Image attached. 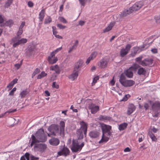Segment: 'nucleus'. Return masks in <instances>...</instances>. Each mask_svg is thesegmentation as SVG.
Returning a JSON list of instances; mask_svg holds the SVG:
<instances>
[{
    "instance_id": "ddd939ff",
    "label": "nucleus",
    "mask_w": 160,
    "mask_h": 160,
    "mask_svg": "<svg viewBox=\"0 0 160 160\" xmlns=\"http://www.w3.org/2000/svg\"><path fill=\"white\" fill-rule=\"evenodd\" d=\"M152 61L153 60L151 58H146L141 61L140 65L143 67L149 66L152 64Z\"/></svg>"
},
{
    "instance_id": "2eb2a0df",
    "label": "nucleus",
    "mask_w": 160,
    "mask_h": 160,
    "mask_svg": "<svg viewBox=\"0 0 160 160\" xmlns=\"http://www.w3.org/2000/svg\"><path fill=\"white\" fill-rule=\"evenodd\" d=\"M80 124L81 125L80 128L79 129L83 130L84 134L86 135L87 130V124L84 121H81L80 122Z\"/></svg>"
},
{
    "instance_id": "4d7b16f0",
    "label": "nucleus",
    "mask_w": 160,
    "mask_h": 160,
    "mask_svg": "<svg viewBox=\"0 0 160 160\" xmlns=\"http://www.w3.org/2000/svg\"><path fill=\"white\" fill-rule=\"evenodd\" d=\"M18 79L17 78H15L13 79L12 82L10 83V84L11 85L13 86L14 84L17 83Z\"/></svg>"
},
{
    "instance_id": "bb28decb",
    "label": "nucleus",
    "mask_w": 160,
    "mask_h": 160,
    "mask_svg": "<svg viewBox=\"0 0 160 160\" xmlns=\"http://www.w3.org/2000/svg\"><path fill=\"white\" fill-rule=\"evenodd\" d=\"M50 70H54L57 74H59L60 72V70L58 65L55 66H52L50 67Z\"/></svg>"
},
{
    "instance_id": "ea45409f",
    "label": "nucleus",
    "mask_w": 160,
    "mask_h": 160,
    "mask_svg": "<svg viewBox=\"0 0 160 160\" xmlns=\"http://www.w3.org/2000/svg\"><path fill=\"white\" fill-rule=\"evenodd\" d=\"M152 104V102L151 101H148L147 103H146L144 104V107L145 108L146 110H147L148 108V107L149 105H151Z\"/></svg>"
},
{
    "instance_id": "338daca9",
    "label": "nucleus",
    "mask_w": 160,
    "mask_h": 160,
    "mask_svg": "<svg viewBox=\"0 0 160 160\" xmlns=\"http://www.w3.org/2000/svg\"><path fill=\"white\" fill-rule=\"evenodd\" d=\"M4 21V17L0 15V24L2 23Z\"/></svg>"
},
{
    "instance_id": "bf43d9fd",
    "label": "nucleus",
    "mask_w": 160,
    "mask_h": 160,
    "mask_svg": "<svg viewBox=\"0 0 160 160\" xmlns=\"http://www.w3.org/2000/svg\"><path fill=\"white\" fill-rule=\"evenodd\" d=\"M18 79L17 78H15L13 79L12 82L10 83V84L11 85L13 86L14 84L17 83Z\"/></svg>"
},
{
    "instance_id": "b1692460",
    "label": "nucleus",
    "mask_w": 160,
    "mask_h": 160,
    "mask_svg": "<svg viewBox=\"0 0 160 160\" xmlns=\"http://www.w3.org/2000/svg\"><path fill=\"white\" fill-rule=\"evenodd\" d=\"M83 130L79 129L77 131L76 134L78 139H82L83 138Z\"/></svg>"
},
{
    "instance_id": "7ed1b4c3",
    "label": "nucleus",
    "mask_w": 160,
    "mask_h": 160,
    "mask_svg": "<svg viewBox=\"0 0 160 160\" xmlns=\"http://www.w3.org/2000/svg\"><path fill=\"white\" fill-rule=\"evenodd\" d=\"M84 146V143L82 142L80 145H79L78 141L73 140L71 147V150L72 152H77L81 151Z\"/></svg>"
},
{
    "instance_id": "c9c22d12",
    "label": "nucleus",
    "mask_w": 160,
    "mask_h": 160,
    "mask_svg": "<svg viewBox=\"0 0 160 160\" xmlns=\"http://www.w3.org/2000/svg\"><path fill=\"white\" fill-rule=\"evenodd\" d=\"M127 127V124L126 123H123L121 124L119 126V129L120 130H123L125 129Z\"/></svg>"
},
{
    "instance_id": "6e6552de",
    "label": "nucleus",
    "mask_w": 160,
    "mask_h": 160,
    "mask_svg": "<svg viewBox=\"0 0 160 160\" xmlns=\"http://www.w3.org/2000/svg\"><path fill=\"white\" fill-rule=\"evenodd\" d=\"M132 12L131 11L130 8L128 9H125L124 10L121 14H117L115 15L116 18H119L121 19L125 17L128 15L132 13Z\"/></svg>"
},
{
    "instance_id": "5fc2aeb1",
    "label": "nucleus",
    "mask_w": 160,
    "mask_h": 160,
    "mask_svg": "<svg viewBox=\"0 0 160 160\" xmlns=\"http://www.w3.org/2000/svg\"><path fill=\"white\" fill-rule=\"evenodd\" d=\"M13 22L12 20H9L6 22V24L8 26H10L12 25L13 24Z\"/></svg>"
},
{
    "instance_id": "c03bdc74",
    "label": "nucleus",
    "mask_w": 160,
    "mask_h": 160,
    "mask_svg": "<svg viewBox=\"0 0 160 160\" xmlns=\"http://www.w3.org/2000/svg\"><path fill=\"white\" fill-rule=\"evenodd\" d=\"M97 54V52H94L92 53L89 57L92 59L93 60L96 57Z\"/></svg>"
},
{
    "instance_id": "7c9ffc66",
    "label": "nucleus",
    "mask_w": 160,
    "mask_h": 160,
    "mask_svg": "<svg viewBox=\"0 0 160 160\" xmlns=\"http://www.w3.org/2000/svg\"><path fill=\"white\" fill-rule=\"evenodd\" d=\"M29 93V92L25 90L22 91L20 93V96L21 98L25 97Z\"/></svg>"
},
{
    "instance_id": "37998d69",
    "label": "nucleus",
    "mask_w": 160,
    "mask_h": 160,
    "mask_svg": "<svg viewBox=\"0 0 160 160\" xmlns=\"http://www.w3.org/2000/svg\"><path fill=\"white\" fill-rule=\"evenodd\" d=\"M62 47L59 48L52 52L50 54H52V55L55 56V54L58 52V51H60L62 49Z\"/></svg>"
},
{
    "instance_id": "774afa93",
    "label": "nucleus",
    "mask_w": 160,
    "mask_h": 160,
    "mask_svg": "<svg viewBox=\"0 0 160 160\" xmlns=\"http://www.w3.org/2000/svg\"><path fill=\"white\" fill-rule=\"evenodd\" d=\"M21 65L22 63L16 64L14 65V66L17 68V69H18L20 68Z\"/></svg>"
},
{
    "instance_id": "a211bd4d",
    "label": "nucleus",
    "mask_w": 160,
    "mask_h": 160,
    "mask_svg": "<svg viewBox=\"0 0 160 160\" xmlns=\"http://www.w3.org/2000/svg\"><path fill=\"white\" fill-rule=\"evenodd\" d=\"M78 72L73 70L72 73L69 76V78L71 79L72 80H74L77 79L78 75Z\"/></svg>"
},
{
    "instance_id": "4be33fe9",
    "label": "nucleus",
    "mask_w": 160,
    "mask_h": 160,
    "mask_svg": "<svg viewBox=\"0 0 160 160\" xmlns=\"http://www.w3.org/2000/svg\"><path fill=\"white\" fill-rule=\"evenodd\" d=\"M49 142L51 145L54 146H57L59 144V141L57 138H52L50 140Z\"/></svg>"
},
{
    "instance_id": "6ab92c4d",
    "label": "nucleus",
    "mask_w": 160,
    "mask_h": 160,
    "mask_svg": "<svg viewBox=\"0 0 160 160\" xmlns=\"http://www.w3.org/2000/svg\"><path fill=\"white\" fill-rule=\"evenodd\" d=\"M132 68H129L127 70L124 72V74L129 78H132L133 76V73L131 69Z\"/></svg>"
},
{
    "instance_id": "0e129e2a",
    "label": "nucleus",
    "mask_w": 160,
    "mask_h": 160,
    "mask_svg": "<svg viewBox=\"0 0 160 160\" xmlns=\"http://www.w3.org/2000/svg\"><path fill=\"white\" fill-rule=\"evenodd\" d=\"M25 156L26 157L27 160H30L29 157H30V154L28 152H26L25 154Z\"/></svg>"
},
{
    "instance_id": "de8ad7c7",
    "label": "nucleus",
    "mask_w": 160,
    "mask_h": 160,
    "mask_svg": "<svg viewBox=\"0 0 160 160\" xmlns=\"http://www.w3.org/2000/svg\"><path fill=\"white\" fill-rule=\"evenodd\" d=\"M142 58V56H141L139 57H138L136 58V61L139 64H140V63H141V61Z\"/></svg>"
},
{
    "instance_id": "a18cd8bd",
    "label": "nucleus",
    "mask_w": 160,
    "mask_h": 160,
    "mask_svg": "<svg viewBox=\"0 0 160 160\" xmlns=\"http://www.w3.org/2000/svg\"><path fill=\"white\" fill-rule=\"evenodd\" d=\"M155 22L157 23H160V15L156 16L154 17Z\"/></svg>"
},
{
    "instance_id": "603ef678",
    "label": "nucleus",
    "mask_w": 160,
    "mask_h": 160,
    "mask_svg": "<svg viewBox=\"0 0 160 160\" xmlns=\"http://www.w3.org/2000/svg\"><path fill=\"white\" fill-rule=\"evenodd\" d=\"M59 19L60 22L63 23H66L67 22V21L66 20L62 17H59Z\"/></svg>"
},
{
    "instance_id": "2f4dec72",
    "label": "nucleus",
    "mask_w": 160,
    "mask_h": 160,
    "mask_svg": "<svg viewBox=\"0 0 160 160\" xmlns=\"http://www.w3.org/2000/svg\"><path fill=\"white\" fill-rule=\"evenodd\" d=\"M98 119L100 120L104 121L105 120H109L111 119V118L105 116L100 115L98 118Z\"/></svg>"
},
{
    "instance_id": "58836bf2",
    "label": "nucleus",
    "mask_w": 160,
    "mask_h": 160,
    "mask_svg": "<svg viewBox=\"0 0 160 160\" xmlns=\"http://www.w3.org/2000/svg\"><path fill=\"white\" fill-rule=\"evenodd\" d=\"M47 74L45 73L44 71L42 72L41 74L38 75V76L37 78L38 79H40L43 77L46 76Z\"/></svg>"
},
{
    "instance_id": "72a5a7b5",
    "label": "nucleus",
    "mask_w": 160,
    "mask_h": 160,
    "mask_svg": "<svg viewBox=\"0 0 160 160\" xmlns=\"http://www.w3.org/2000/svg\"><path fill=\"white\" fill-rule=\"evenodd\" d=\"M45 10L42 9L39 14V19L41 21H42L44 16Z\"/></svg>"
},
{
    "instance_id": "9b49d317",
    "label": "nucleus",
    "mask_w": 160,
    "mask_h": 160,
    "mask_svg": "<svg viewBox=\"0 0 160 160\" xmlns=\"http://www.w3.org/2000/svg\"><path fill=\"white\" fill-rule=\"evenodd\" d=\"M69 149L66 147H62V149L58 153V155L61 156L64 155L66 156L69 154Z\"/></svg>"
},
{
    "instance_id": "79ce46f5",
    "label": "nucleus",
    "mask_w": 160,
    "mask_h": 160,
    "mask_svg": "<svg viewBox=\"0 0 160 160\" xmlns=\"http://www.w3.org/2000/svg\"><path fill=\"white\" fill-rule=\"evenodd\" d=\"M99 79V77L98 76H97L93 78V80L92 83V85L93 86L95 85V84L97 82V80H98Z\"/></svg>"
},
{
    "instance_id": "4468645a",
    "label": "nucleus",
    "mask_w": 160,
    "mask_h": 160,
    "mask_svg": "<svg viewBox=\"0 0 160 160\" xmlns=\"http://www.w3.org/2000/svg\"><path fill=\"white\" fill-rule=\"evenodd\" d=\"M58 59L57 57H55L54 55H52L51 54L48 56V61L50 64H53L56 63L58 61Z\"/></svg>"
},
{
    "instance_id": "1a4fd4ad",
    "label": "nucleus",
    "mask_w": 160,
    "mask_h": 160,
    "mask_svg": "<svg viewBox=\"0 0 160 160\" xmlns=\"http://www.w3.org/2000/svg\"><path fill=\"white\" fill-rule=\"evenodd\" d=\"M131 47V45L128 44L126 46L125 48H122L120 51L121 56L124 57L125 55H127L128 51L130 50Z\"/></svg>"
},
{
    "instance_id": "9d476101",
    "label": "nucleus",
    "mask_w": 160,
    "mask_h": 160,
    "mask_svg": "<svg viewBox=\"0 0 160 160\" xmlns=\"http://www.w3.org/2000/svg\"><path fill=\"white\" fill-rule=\"evenodd\" d=\"M83 61L81 59L79 60L75 64L73 70L79 72L80 70V68L83 66Z\"/></svg>"
},
{
    "instance_id": "8fccbe9b",
    "label": "nucleus",
    "mask_w": 160,
    "mask_h": 160,
    "mask_svg": "<svg viewBox=\"0 0 160 160\" xmlns=\"http://www.w3.org/2000/svg\"><path fill=\"white\" fill-rule=\"evenodd\" d=\"M139 49V48L138 47H135L133 48V52L134 53V55H135Z\"/></svg>"
},
{
    "instance_id": "412c9836",
    "label": "nucleus",
    "mask_w": 160,
    "mask_h": 160,
    "mask_svg": "<svg viewBox=\"0 0 160 160\" xmlns=\"http://www.w3.org/2000/svg\"><path fill=\"white\" fill-rule=\"evenodd\" d=\"M135 107L133 104H131L130 105L128 108L127 114L128 115H130L135 110Z\"/></svg>"
},
{
    "instance_id": "e2e57ef3",
    "label": "nucleus",
    "mask_w": 160,
    "mask_h": 160,
    "mask_svg": "<svg viewBox=\"0 0 160 160\" xmlns=\"http://www.w3.org/2000/svg\"><path fill=\"white\" fill-rule=\"evenodd\" d=\"M16 90V88H13L9 92V94L10 95H13L14 92Z\"/></svg>"
},
{
    "instance_id": "864d4df0",
    "label": "nucleus",
    "mask_w": 160,
    "mask_h": 160,
    "mask_svg": "<svg viewBox=\"0 0 160 160\" xmlns=\"http://www.w3.org/2000/svg\"><path fill=\"white\" fill-rule=\"evenodd\" d=\"M130 97V95L129 94L126 95L121 100V101H126L128 99V98L129 97Z\"/></svg>"
},
{
    "instance_id": "f8f14e48",
    "label": "nucleus",
    "mask_w": 160,
    "mask_h": 160,
    "mask_svg": "<svg viewBox=\"0 0 160 160\" xmlns=\"http://www.w3.org/2000/svg\"><path fill=\"white\" fill-rule=\"evenodd\" d=\"M89 109L91 110L92 113L95 114L99 110V107L98 106L91 103L88 104V106Z\"/></svg>"
},
{
    "instance_id": "aec40b11",
    "label": "nucleus",
    "mask_w": 160,
    "mask_h": 160,
    "mask_svg": "<svg viewBox=\"0 0 160 160\" xmlns=\"http://www.w3.org/2000/svg\"><path fill=\"white\" fill-rule=\"evenodd\" d=\"M108 61L104 59H101L100 61L99 66L102 68H104L107 66Z\"/></svg>"
},
{
    "instance_id": "052dcab7",
    "label": "nucleus",
    "mask_w": 160,
    "mask_h": 160,
    "mask_svg": "<svg viewBox=\"0 0 160 160\" xmlns=\"http://www.w3.org/2000/svg\"><path fill=\"white\" fill-rule=\"evenodd\" d=\"M57 27L60 29H64L66 28L65 26H63L61 24H58L57 25Z\"/></svg>"
},
{
    "instance_id": "09e8293b",
    "label": "nucleus",
    "mask_w": 160,
    "mask_h": 160,
    "mask_svg": "<svg viewBox=\"0 0 160 160\" xmlns=\"http://www.w3.org/2000/svg\"><path fill=\"white\" fill-rule=\"evenodd\" d=\"M144 138V136L142 134H140L139 135V139L138 141L139 142H141L143 139Z\"/></svg>"
},
{
    "instance_id": "dca6fc26",
    "label": "nucleus",
    "mask_w": 160,
    "mask_h": 160,
    "mask_svg": "<svg viewBox=\"0 0 160 160\" xmlns=\"http://www.w3.org/2000/svg\"><path fill=\"white\" fill-rule=\"evenodd\" d=\"M102 134H105L107 132L111 129V127L109 125L103 124L102 125Z\"/></svg>"
},
{
    "instance_id": "cd10ccee",
    "label": "nucleus",
    "mask_w": 160,
    "mask_h": 160,
    "mask_svg": "<svg viewBox=\"0 0 160 160\" xmlns=\"http://www.w3.org/2000/svg\"><path fill=\"white\" fill-rule=\"evenodd\" d=\"M17 111V109H15L13 110H10L7 111L4 113L1 114L0 115V118H2L4 117L5 115H8V114H9L10 113H12L16 112Z\"/></svg>"
},
{
    "instance_id": "6e6d98bb",
    "label": "nucleus",
    "mask_w": 160,
    "mask_h": 160,
    "mask_svg": "<svg viewBox=\"0 0 160 160\" xmlns=\"http://www.w3.org/2000/svg\"><path fill=\"white\" fill-rule=\"evenodd\" d=\"M52 86V88H55L56 89H58L59 88V85L57 84L55 82H53Z\"/></svg>"
},
{
    "instance_id": "f704fd0d",
    "label": "nucleus",
    "mask_w": 160,
    "mask_h": 160,
    "mask_svg": "<svg viewBox=\"0 0 160 160\" xmlns=\"http://www.w3.org/2000/svg\"><path fill=\"white\" fill-rule=\"evenodd\" d=\"M140 66L137 64H134L130 68H132L131 69L133 71H136L137 69H139Z\"/></svg>"
},
{
    "instance_id": "e433bc0d",
    "label": "nucleus",
    "mask_w": 160,
    "mask_h": 160,
    "mask_svg": "<svg viewBox=\"0 0 160 160\" xmlns=\"http://www.w3.org/2000/svg\"><path fill=\"white\" fill-rule=\"evenodd\" d=\"M148 135L150 137L152 141H156L157 139L151 131H149L148 132Z\"/></svg>"
},
{
    "instance_id": "0eeeda50",
    "label": "nucleus",
    "mask_w": 160,
    "mask_h": 160,
    "mask_svg": "<svg viewBox=\"0 0 160 160\" xmlns=\"http://www.w3.org/2000/svg\"><path fill=\"white\" fill-rule=\"evenodd\" d=\"M34 148L35 151L41 152H44L47 148L46 145L43 143H36L34 145Z\"/></svg>"
},
{
    "instance_id": "3c124183",
    "label": "nucleus",
    "mask_w": 160,
    "mask_h": 160,
    "mask_svg": "<svg viewBox=\"0 0 160 160\" xmlns=\"http://www.w3.org/2000/svg\"><path fill=\"white\" fill-rule=\"evenodd\" d=\"M80 4L83 6H84L87 0H78Z\"/></svg>"
},
{
    "instance_id": "5701e85b",
    "label": "nucleus",
    "mask_w": 160,
    "mask_h": 160,
    "mask_svg": "<svg viewBox=\"0 0 160 160\" xmlns=\"http://www.w3.org/2000/svg\"><path fill=\"white\" fill-rule=\"evenodd\" d=\"M60 134L61 135H63L64 131L65 123L63 121H62L60 122Z\"/></svg>"
},
{
    "instance_id": "393cba45",
    "label": "nucleus",
    "mask_w": 160,
    "mask_h": 160,
    "mask_svg": "<svg viewBox=\"0 0 160 160\" xmlns=\"http://www.w3.org/2000/svg\"><path fill=\"white\" fill-rule=\"evenodd\" d=\"M99 135V133L96 131H91L89 133V135L90 137L92 138H96L98 137Z\"/></svg>"
},
{
    "instance_id": "f257e3e1",
    "label": "nucleus",
    "mask_w": 160,
    "mask_h": 160,
    "mask_svg": "<svg viewBox=\"0 0 160 160\" xmlns=\"http://www.w3.org/2000/svg\"><path fill=\"white\" fill-rule=\"evenodd\" d=\"M35 135L36 137L33 134L32 136V138L33 142H44L47 140V136L44 133L43 129H39Z\"/></svg>"
},
{
    "instance_id": "680f3d73",
    "label": "nucleus",
    "mask_w": 160,
    "mask_h": 160,
    "mask_svg": "<svg viewBox=\"0 0 160 160\" xmlns=\"http://www.w3.org/2000/svg\"><path fill=\"white\" fill-rule=\"evenodd\" d=\"M30 158L31 160H38L39 159L38 157H35L34 156L32 155H30Z\"/></svg>"
},
{
    "instance_id": "f03ea898",
    "label": "nucleus",
    "mask_w": 160,
    "mask_h": 160,
    "mask_svg": "<svg viewBox=\"0 0 160 160\" xmlns=\"http://www.w3.org/2000/svg\"><path fill=\"white\" fill-rule=\"evenodd\" d=\"M119 82L122 86L126 87L132 86L135 84V82L132 80H126V77L123 73L120 75Z\"/></svg>"
},
{
    "instance_id": "69168bd1",
    "label": "nucleus",
    "mask_w": 160,
    "mask_h": 160,
    "mask_svg": "<svg viewBox=\"0 0 160 160\" xmlns=\"http://www.w3.org/2000/svg\"><path fill=\"white\" fill-rule=\"evenodd\" d=\"M23 32V30L22 29L19 28V30L18 32L17 36L18 37L21 35Z\"/></svg>"
},
{
    "instance_id": "49530a36",
    "label": "nucleus",
    "mask_w": 160,
    "mask_h": 160,
    "mask_svg": "<svg viewBox=\"0 0 160 160\" xmlns=\"http://www.w3.org/2000/svg\"><path fill=\"white\" fill-rule=\"evenodd\" d=\"M40 71L39 69L38 68H36L32 75V77L33 78L36 74L39 73Z\"/></svg>"
},
{
    "instance_id": "f3484780",
    "label": "nucleus",
    "mask_w": 160,
    "mask_h": 160,
    "mask_svg": "<svg viewBox=\"0 0 160 160\" xmlns=\"http://www.w3.org/2000/svg\"><path fill=\"white\" fill-rule=\"evenodd\" d=\"M115 24L116 22L114 21L110 22L108 25L103 30V32L105 33L110 31L112 30V27L115 25Z\"/></svg>"
},
{
    "instance_id": "c756f323",
    "label": "nucleus",
    "mask_w": 160,
    "mask_h": 160,
    "mask_svg": "<svg viewBox=\"0 0 160 160\" xmlns=\"http://www.w3.org/2000/svg\"><path fill=\"white\" fill-rule=\"evenodd\" d=\"M78 41L77 40L74 43V45L71 48H70L69 50L68 51V53H70L74 49H75L76 48L78 45Z\"/></svg>"
},
{
    "instance_id": "a19ab883",
    "label": "nucleus",
    "mask_w": 160,
    "mask_h": 160,
    "mask_svg": "<svg viewBox=\"0 0 160 160\" xmlns=\"http://www.w3.org/2000/svg\"><path fill=\"white\" fill-rule=\"evenodd\" d=\"M52 21V19L50 17H48L47 18H46L44 23L45 24H47L50 23Z\"/></svg>"
},
{
    "instance_id": "39448f33",
    "label": "nucleus",
    "mask_w": 160,
    "mask_h": 160,
    "mask_svg": "<svg viewBox=\"0 0 160 160\" xmlns=\"http://www.w3.org/2000/svg\"><path fill=\"white\" fill-rule=\"evenodd\" d=\"M48 130L51 132L48 134V136H50V134L56 135L57 133H59V126L57 125L52 124L49 127Z\"/></svg>"
},
{
    "instance_id": "c85d7f7f",
    "label": "nucleus",
    "mask_w": 160,
    "mask_h": 160,
    "mask_svg": "<svg viewBox=\"0 0 160 160\" xmlns=\"http://www.w3.org/2000/svg\"><path fill=\"white\" fill-rule=\"evenodd\" d=\"M146 72V70L142 67H140L138 69V73L139 75H144Z\"/></svg>"
},
{
    "instance_id": "423d86ee",
    "label": "nucleus",
    "mask_w": 160,
    "mask_h": 160,
    "mask_svg": "<svg viewBox=\"0 0 160 160\" xmlns=\"http://www.w3.org/2000/svg\"><path fill=\"white\" fill-rule=\"evenodd\" d=\"M143 1H139L136 2L132 7L130 8L132 12H136L140 9L144 5Z\"/></svg>"
},
{
    "instance_id": "473e14b6",
    "label": "nucleus",
    "mask_w": 160,
    "mask_h": 160,
    "mask_svg": "<svg viewBox=\"0 0 160 160\" xmlns=\"http://www.w3.org/2000/svg\"><path fill=\"white\" fill-rule=\"evenodd\" d=\"M104 134H102V139L99 141V143L102 142H107L109 138L106 137Z\"/></svg>"
},
{
    "instance_id": "4c0bfd02",
    "label": "nucleus",
    "mask_w": 160,
    "mask_h": 160,
    "mask_svg": "<svg viewBox=\"0 0 160 160\" xmlns=\"http://www.w3.org/2000/svg\"><path fill=\"white\" fill-rule=\"evenodd\" d=\"M13 0H8L5 3V8H8L12 3Z\"/></svg>"
},
{
    "instance_id": "13d9d810",
    "label": "nucleus",
    "mask_w": 160,
    "mask_h": 160,
    "mask_svg": "<svg viewBox=\"0 0 160 160\" xmlns=\"http://www.w3.org/2000/svg\"><path fill=\"white\" fill-rule=\"evenodd\" d=\"M18 79L17 78H15L13 79L12 82L10 83V84L11 85L13 86L14 84L17 83Z\"/></svg>"
},
{
    "instance_id": "a878e982",
    "label": "nucleus",
    "mask_w": 160,
    "mask_h": 160,
    "mask_svg": "<svg viewBox=\"0 0 160 160\" xmlns=\"http://www.w3.org/2000/svg\"><path fill=\"white\" fill-rule=\"evenodd\" d=\"M152 108L153 110H155L158 108H160V103L157 102L154 103L152 102Z\"/></svg>"
},
{
    "instance_id": "20e7f679",
    "label": "nucleus",
    "mask_w": 160,
    "mask_h": 160,
    "mask_svg": "<svg viewBox=\"0 0 160 160\" xmlns=\"http://www.w3.org/2000/svg\"><path fill=\"white\" fill-rule=\"evenodd\" d=\"M27 42V39L26 38H22L19 39L18 37H14L12 39L10 44L13 43V47L15 48L20 44L26 43Z\"/></svg>"
}]
</instances>
